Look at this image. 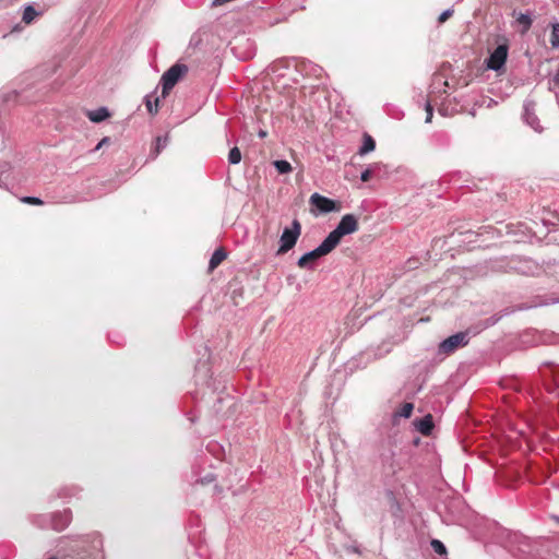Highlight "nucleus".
<instances>
[{
    "label": "nucleus",
    "instance_id": "obj_1",
    "mask_svg": "<svg viewBox=\"0 0 559 559\" xmlns=\"http://www.w3.org/2000/svg\"><path fill=\"white\" fill-rule=\"evenodd\" d=\"M441 85L448 86V80L443 74L437 73L432 79L431 91L428 99L425 102L426 120L425 122H431L433 115V107H437L438 112L443 117H452L454 115V107L451 102L448 100L449 94L447 91H437Z\"/></svg>",
    "mask_w": 559,
    "mask_h": 559
},
{
    "label": "nucleus",
    "instance_id": "obj_2",
    "mask_svg": "<svg viewBox=\"0 0 559 559\" xmlns=\"http://www.w3.org/2000/svg\"><path fill=\"white\" fill-rule=\"evenodd\" d=\"M358 230V221L354 214L344 215L336 227L326 236V240L335 249L341 239Z\"/></svg>",
    "mask_w": 559,
    "mask_h": 559
},
{
    "label": "nucleus",
    "instance_id": "obj_3",
    "mask_svg": "<svg viewBox=\"0 0 559 559\" xmlns=\"http://www.w3.org/2000/svg\"><path fill=\"white\" fill-rule=\"evenodd\" d=\"M33 522L41 528L50 527L57 532H61L68 527L71 522V511L64 510L51 515H36Z\"/></svg>",
    "mask_w": 559,
    "mask_h": 559
},
{
    "label": "nucleus",
    "instance_id": "obj_4",
    "mask_svg": "<svg viewBox=\"0 0 559 559\" xmlns=\"http://www.w3.org/2000/svg\"><path fill=\"white\" fill-rule=\"evenodd\" d=\"M188 67L183 63H175L160 78L162 97L165 98L173 87L188 73Z\"/></svg>",
    "mask_w": 559,
    "mask_h": 559
},
{
    "label": "nucleus",
    "instance_id": "obj_5",
    "mask_svg": "<svg viewBox=\"0 0 559 559\" xmlns=\"http://www.w3.org/2000/svg\"><path fill=\"white\" fill-rule=\"evenodd\" d=\"M301 234V224L298 219H294L292 222L290 227H285L281 238H280V247L277 249V254H284L292 250L297 243Z\"/></svg>",
    "mask_w": 559,
    "mask_h": 559
},
{
    "label": "nucleus",
    "instance_id": "obj_6",
    "mask_svg": "<svg viewBox=\"0 0 559 559\" xmlns=\"http://www.w3.org/2000/svg\"><path fill=\"white\" fill-rule=\"evenodd\" d=\"M333 250L334 248L332 245L326 239H324L316 249L302 254L298 259L297 265L301 269L313 270V262L319 258L329 254Z\"/></svg>",
    "mask_w": 559,
    "mask_h": 559
},
{
    "label": "nucleus",
    "instance_id": "obj_7",
    "mask_svg": "<svg viewBox=\"0 0 559 559\" xmlns=\"http://www.w3.org/2000/svg\"><path fill=\"white\" fill-rule=\"evenodd\" d=\"M231 51L239 59H251L255 55V45L245 36L236 37L231 43Z\"/></svg>",
    "mask_w": 559,
    "mask_h": 559
},
{
    "label": "nucleus",
    "instance_id": "obj_8",
    "mask_svg": "<svg viewBox=\"0 0 559 559\" xmlns=\"http://www.w3.org/2000/svg\"><path fill=\"white\" fill-rule=\"evenodd\" d=\"M508 58V47L506 45H499L487 59V68L493 71L501 70Z\"/></svg>",
    "mask_w": 559,
    "mask_h": 559
},
{
    "label": "nucleus",
    "instance_id": "obj_9",
    "mask_svg": "<svg viewBox=\"0 0 559 559\" xmlns=\"http://www.w3.org/2000/svg\"><path fill=\"white\" fill-rule=\"evenodd\" d=\"M310 204L316 206L320 213H331L338 210L336 202L319 193H313L309 200Z\"/></svg>",
    "mask_w": 559,
    "mask_h": 559
},
{
    "label": "nucleus",
    "instance_id": "obj_10",
    "mask_svg": "<svg viewBox=\"0 0 559 559\" xmlns=\"http://www.w3.org/2000/svg\"><path fill=\"white\" fill-rule=\"evenodd\" d=\"M523 119L526 124H528L536 132H542L543 128L539 123V119L535 114V103L532 100H526L523 106Z\"/></svg>",
    "mask_w": 559,
    "mask_h": 559
},
{
    "label": "nucleus",
    "instance_id": "obj_11",
    "mask_svg": "<svg viewBox=\"0 0 559 559\" xmlns=\"http://www.w3.org/2000/svg\"><path fill=\"white\" fill-rule=\"evenodd\" d=\"M413 426L424 436H430L433 429V418L430 414L413 420Z\"/></svg>",
    "mask_w": 559,
    "mask_h": 559
},
{
    "label": "nucleus",
    "instance_id": "obj_12",
    "mask_svg": "<svg viewBox=\"0 0 559 559\" xmlns=\"http://www.w3.org/2000/svg\"><path fill=\"white\" fill-rule=\"evenodd\" d=\"M454 353V334L442 341L436 353V360L442 361L448 355Z\"/></svg>",
    "mask_w": 559,
    "mask_h": 559
},
{
    "label": "nucleus",
    "instance_id": "obj_13",
    "mask_svg": "<svg viewBox=\"0 0 559 559\" xmlns=\"http://www.w3.org/2000/svg\"><path fill=\"white\" fill-rule=\"evenodd\" d=\"M512 15L515 17V24L520 27L521 34H526L533 24V14L531 12L522 13L513 11Z\"/></svg>",
    "mask_w": 559,
    "mask_h": 559
},
{
    "label": "nucleus",
    "instance_id": "obj_14",
    "mask_svg": "<svg viewBox=\"0 0 559 559\" xmlns=\"http://www.w3.org/2000/svg\"><path fill=\"white\" fill-rule=\"evenodd\" d=\"M485 328L486 325H477L464 332H456V348L467 345L469 337L477 335Z\"/></svg>",
    "mask_w": 559,
    "mask_h": 559
},
{
    "label": "nucleus",
    "instance_id": "obj_15",
    "mask_svg": "<svg viewBox=\"0 0 559 559\" xmlns=\"http://www.w3.org/2000/svg\"><path fill=\"white\" fill-rule=\"evenodd\" d=\"M414 409V404L411 402L404 403L399 409L392 414L393 424H397L400 418H409Z\"/></svg>",
    "mask_w": 559,
    "mask_h": 559
},
{
    "label": "nucleus",
    "instance_id": "obj_16",
    "mask_svg": "<svg viewBox=\"0 0 559 559\" xmlns=\"http://www.w3.org/2000/svg\"><path fill=\"white\" fill-rule=\"evenodd\" d=\"M110 116L109 110L106 107H99L95 110H90L87 117L93 122H102Z\"/></svg>",
    "mask_w": 559,
    "mask_h": 559
},
{
    "label": "nucleus",
    "instance_id": "obj_17",
    "mask_svg": "<svg viewBox=\"0 0 559 559\" xmlns=\"http://www.w3.org/2000/svg\"><path fill=\"white\" fill-rule=\"evenodd\" d=\"M44 13V11H37L33 4H27L24 7L22 21L25 24H31L36 16H39Z\"/></svg>",
    "mask_w": 559,
    "mask_h": 559
},
{
    "label": "nucleus",
    "instance_id": "obj_18",
    "mask_svg": "<svg viewBox=\"0 0 559 559\" xmlns=\"http://www.w3.org/2000/svg\"><path fill=\"white\" fill-rule=\"evenodd\" d=\"M226 257L227 253L223 248L216 249L210 259L209 269H216L226 259Z\"/></svg>",
    "mask_w": 559,
    "mask_h": 559
},
{
    "label": "nucleus",
    "instance_id": "obj_19",
    "mask_svg": "<svg viewBox=\"0 0 559 559\" xmlns=\"http://www.w3.org/2000/svg\"><path fill=\"white\" fill-rule=\"evenodd\" d=\"M374 148H376V141L373 140V138L371 135L365 133L362 145L360 146L358 153L360 155H366V154L374 151Z\"/></svg>",
    "mask_w": 559,
    "mask_h": 559
},
{
    "label": "nucleus",
    "instance_id": "obj_20",
    "mask_svg": "<svg viewBox=\"0 0 559 559\" xmlns=\"http://www.w3.org/2000/svg\"><path fill=\"white\" fill-rule=\"evenodd\" d=\"M382 165L380 163H373L370 164L361 174H360V180L366 182L368 181L372 176L377 174L381 169Z\"/></svg>",
    "mask_w": 559,
    "mask_h": 559
},
{
    "label": "nucleus",
    "instance_id": "obj_21",
    "mask_svg": "<svg viewBox=\"0 0 559 559\" xmlns=\"http://www.w3.org/2000/svg\"><path fill=\"white\" fill-rule=\"evenodd\" d=\"M433 144L436 147H445L450 145V135L443 132H437L433 135Z\"/></svg>",
    "mask_w": 559,
    "mask_h": 559
},
{
    "label": "nucleus",
    "instance_id": "obj_22",
    "mask_svg": "<svg viewBox=\"0 0 559 559\" xmlns=\"http://www.w3.org/2000/svg\"><path fill=\"white\" fill-rule=\"evenodd\" d=\"M168 144V136H157L155 141L154 151L152 153V157L156 158L158 154L167 146Z\"/></svg>",
    "mask_w": 559,
    "mask_h": 559
},
{
    "label": "nucleus",
    "instance_id": "obj_23",
    "mask_svg": "<svg viewBox=\"0 0 559 559\" xmlns=\"http://www.w3.org/2000/svg\"><path fill=\"white\" fill-rule=\"evenodd\" d=\"M145 105H146L147 111L151 115H156L158 111V106H159V97H155V99L153 100L152 96L147 95L145 97Z\"/></svg>",
    "mask_w": 559,
    "mask_h": 559
},
{
    "label": "nucleus",
    "instance_id": "obj_24",
    "mask_svg": "<svg viewBox=\"0 0 559 559\" xmlns=\"http://www.w3.org/2000/svg\"><path fill=\"white\" fill-rule=\"evenodd\" d=\"M17 92L15 90L0 92V104L15 102L17 99Z\"/></svg>",
    "mask_w": 559,
    "mask_h": 559
},
{
    "label": "nucleus",
    "instance_id": "obj_25",
    "mask_svg": "<svg viewBox=\"0 0 559 559\" xmlns=\"http://www.w3.org/2000/svg\"><path fill=\"white\" fill-rule=\"evenodd\" d=\"M273 164L278 174L284 175L292 171L290 164L285 159L275 160Z\"/></svg>",
    "mask_w": 559,
    "mask_h": 559
},
{
    "label": "nucleus",
    "instance_id": "obj_26",
    "mask_svg": "<svg viewBox=\"0 0 559 559\" xmlns=\"http://www.w3.org/2000/svg\"><path fill=\"white\" fill-rule=\"evenodd\" d=\"M228 162L231 165H237V164H239L241 162V152H240V150L237 146L233 147L229 151Z\"/></svg>",
    "mask_w": 559,
    "mask_h": 559
},
{
    "label": "nucleus",
    "instance_id": "obj_27",
    "mask_svg": "<svg viewBox=\"0 0 559 559\" xmlns=\"http://www.w3.org/2000/svg\"><path fill=\"white\" fill-rule=\"evenodd\" d=\"M550 44L555 48L559 47V23L551 26Z\"/></svg>",
    "mask_w": 559,
    "mask_h": 559
},
{
    "label": "nucleus",
    "instance_id": "obj_28",
    "mask_svg": "<svg viewBox=\"0 0 559 559\" xmlns=\"http://www.w3.org/2000/svg\"><path fill=\"white\" fill-rule=\"evenodd\" d=\"M430 545H431L432 550L436 554H438L440 556L447 554V549H445L444 544L442 542H440L439 539H432Z\"/></svg>",
    "mask_w": 559,
    "mask_h": 559
},
{
    "label": "nucleus",
    "instance_id": "obj_29",
    "mask_svg": "<svg viewBox=\"0 0 559 559\" xmlns=\"http://www.w3.org/2000/svg\"><path fill=\"white\" fill-rule=\"evenodd\" d=\"M454 13V10L452 8H449L447 10H444L438 17V22L439 23H443L444 21H447L448 19H450Z\"/></svg>",
    "mask_w": 559,
    "mask_h": 559
},
{
    "label": "nucleus",
    "instance_id": "obj_30",
    "mask_svg": "<svg viewBox=\"0 0 559 559\" xmlns=\"http://www.w3.org/2000/svg\"><path fill=\"white\" fill-rule=\"evenodd\" d=\"M215 480V475L213 473H207L204 477L195 479L197 484H210Z\"/></svg>",
    "mask_w": 559,
    "mask_h": 559
},
{
    "label": "nucleus",
    "instance_id": "obj_31",
    "mask_svg": "<svg viewBox=\"0 0 559 559\" xmlns=\"http://www.w3.org/2000/svg\"><path fill=\"white\" fill-rule=\"evenodd\" d=\"M23 203L27 204H34V205H40L43 204V201L39 198L36 197H24L21 199Z\"/></svg>",
    "mask_w": 559,
    "mask_h": 559
},
{
    "label": "nucleus",
    "instance_id": "obj_32",
    "mask_svg": "<svg viewBox=\"0 0 559 559\" xmlns=\"http://www.w3.org/2000/svg\"><path fill=\"white\" fill-rule=\"evenodd\" d=\"M461 236H465L466 240H468L469 242L473 241V238L476 237V234L468 230L466 233H460Z\"/></svg>",
    "mask_w": 559,
    "mask_h": 559
},
{
    "label": "nucleus",
    "instance_id": "obj_33",
    "mask_svg": "<svg viewBox=\"0 0 559 559\" xmlns=\"http://www.w3.org/2000/svg\"><path fill=\"white\" fill-rule=\"evenodd\" d=\"M233 400H234V399H233V397H229L228 395H227L225 399H223V397H217V401H218L219 403H221V402H223V401L230 402V405H229V406H231V405L234 404Z\"/></svg>",
    "mask_w": 559,
    "mask_h": 559
},
{
    "label": "nucleus",
    "instance_id": "obj_34",
    "mask_svg": "<svg viewBox=\"0 0 559 559\" xmlns=\"http://www.w3.org/2000/svg\"><path fill=\"white\" fill-rule=\"evenodd\" d=\"M108 141V138H104L97 145L96 148H99L103 144H105Z\"/></svg>",
    "mask_w": 559,
    "mask_h": 559
},
{
    "label": "nucleus",
    "instance_id": "obj_35",
    "mask_svg": "<svg viewBox=\"0 0 559 559\" xmlns=\"http://www.w3.org/2000/svg\"><path fill=\"white\" fill-rule=\"evenodd\" d=\"M550 304H559V298L552 299L551 301L544 302L543 305H550Z\"/></svg>",
    "mask_w": 559,
    "mask_h": 559
},
{
    "label": "nucleus",
    "instance_id": "obj_36",
    "mask_svg": "<svg viewBox=\"0 0 559 559\" xmlns=\"http://www.w3.org/2000/svg\"><path fill=\"white\" fill-rule=\"evenodd\" d=\"M259 136H260V138H265V136H266V132H265V131H263V130H261V131L259 132Z\"/></svg>",
    "mask_w": 559,
    "mask_h": 559
},
{
    "label": "nucleus",
    "instance_id": "obj_37",
    "mask_svg": "<svg viewBox=\"0 0 559 559\" xmlns=\"http://www.w3.org/2000/svg\"><path fill=\"white\" fill-rule=\"evenodd\" d=\"M419 443V438L414 439V444L417 445Z\"/></svg>",
    "mask_w": 559,
    "mask_h": 559
},
{
    "label": "nucleus",
    "instance_id": "obj_38",
    "mask_svg": "<svg viewBox=\"0 0 559 559\" xmlns=\"http://www.w3.org/2000/svg\"><path fill=\"white\" fill-rule=\"evenodd\" d=\"M552 519L556 520V522H559V516L554 515Z\"/></svg>",
    "mask_w": 559,
    "mask_h": 559
},
{
    "label": "nucleus",
    "instance_id": "obj_39",
    "mask_svg": "<svg viewBox=\"0 0 559 559\" xmlns=\"http://www.w3.org/2000/svg\"><path fill=\"white\" fill-rule=\"evenodd\" d=\"M408 263H409V269H413L414 267L413 263L411 261H408Z\"/></svg>",
    "mask_w": 559,
    "mask_h": 559
}]
</instances>
